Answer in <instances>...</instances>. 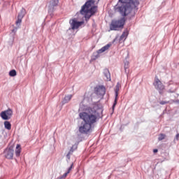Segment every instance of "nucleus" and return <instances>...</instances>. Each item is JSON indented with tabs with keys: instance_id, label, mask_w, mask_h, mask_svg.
Returning a JSON list of instances; mask_svg holds the SVG:
<instances>
[{
	"instance_id": "nucleus-1",
	"label": "nucleus",
	"mask_w": 179,
	"mask_h": 179,
	"mask_svg": "<svg viewBox=\"0 0 179 179\" xmlns=\"http://www.w3.org/2000/svg\"><path fill=\"white\" fill-rule=\"evenodd\" d=\"M99 113H103V110L97 109L96 107L88 108L86 112H82L79 113V117L83 122H81V125L79 127L80 134L83 135H87L92 127L94 126L100 118Z\"/></svg>"
},
{
	"instance_id": "nucleus-2",
	"label": "nucleus",
	"mask_w": 179,
	"mask_h": 179,
	"mask_svg": "<svg viewBox=\"0 0 179 179\" xmlns=\"http://www.w3.org/2000/svg\"><path fill=\"white\" fill-rule=\"evenodd\" d=\"M139 5L137 0H119L117 4L115 6L116 12H120L122 16H128L132 9H135Z\"/></svg>"
},
{
	"instance_id": "nucleus-3",
	"label": "nucleus",
	"mask_w": 179,
	"mask_h": 179,
	"mask_svg": "<svg viewBox=\"0 0 179 179\" xmlns=\"http://www.w3.org/2000/svg\"><path fill=\"white\" fill-rule=\"evenodd\" d=\"M94 0H88L81 8L80 13L81 15H85L86 20H89L92 16H93L96 12H97V6L94 5Z\"/></svg>"
},
{
	"instance_id": "nucleus-4",
	"label": "nucleus",
	"mask_w": 179,
	"mask_h": 179,
	"mask_svg": "<svg viewBox=\"0 0 179 179\" xmlns=\"http://www.w3.org/2000/svg\"><path fill=\"white\" fill-rule=\"evenodd\" d=\"M125 24V18L122 17L120 20H113L110 24V30L117 31L118 29L124 27Z\"/></svg>"
},
{
	"instance_id": "nucleus-5",
	"label": "nucleus",
	"mask_w": 179,
	"mask_h": 179,
	"mask_svg": "<svg viewBox=\"0 0 179 179\" xmlns=\"http://www.w3.org/2000/svg\"><path fill=\"white\" fill-rule=\"evenodd\" d=\"M12 115H13V110L12 109L8 108L6 110L2 111L0 113V117H1L2 120L4 121H8L12 118Z\"/></svg>"
},
{
	"instance_id": "nucleus-6",
	"label": "nucleus",
	"mask_w": 179,
	"mask_h": 179,
	"mask_svg": "<svg viewBox=\"0 0 179 179\" xmlns=\"http://www.w3.org/2000/svg\"><path fill=\"white\" fill-rule=\"evenodd\" d=\"M155 89L158 90L159 94H163L164 93V85L159 80V78L155 79V81L153 83Z\"/></svg>"
},
{
	"instance_id": "nucleus-7",
	"label": "nucleus",
	"mask_w": 179,
	"mask_h": 179,
	"mask_svg": "<svg viewBox=\"0 0 179 179\" xmlns=\"http://www.w3.org/2000/svg\"><path fill=\"white\" fill-rule=\"evenodd\" d=\"M13 155H15V150L13 147L7 148L3 151V156L8 160L13 159Z\"/></svg>"
},
{
	"instance_id": "nucleus-8",
	"label": "nucleus",
	"mask_w": 179,
	"mask_h": 179,
	"mask_svg": "<svg viewBox=\"0 0 179 179\" xmlns=\"http://www.w3.org/2000/svg\"><path fill=\"white\" fill-rule=\"evenodd\" d=\"M58 3H59V0H48V8L50 15L55 10V6H58Z\"/></svg>"
},
{
	"instance_id": "nucleus-9",
	"label": "nucleus",
	"mask_w": 179,
	"mask_h": 179,
	"mask_svg": "<svg viewBox=\"0 0 179 179\" xmlns=\"http://www.w3.org/2000/svg\"><path fill=\"white\" fill-rule=\"evenodd\" d=\"M111 47L110 44H107L106 45L102 47L101 49H99L96 52L94 53L92 55V59L96 60L99 57H100V54H103V52H105V51H107L108 48Z\"/></svg>"
},
{
	"instance_id": "nucleus-10",
	"label": "nucleus",
	"mask_w": 179,
	"mask_h": 179,
	"mask_svg": "<svg viewBox=\"0 0 179 179\" xmlns=\"http://www.w3.org/2000/svg\"><path fill=\"white\" fill-rule=\"evenodd\" d=\"M120 87H121V84H120V83H117L115 87V101L113 105V110L115 108V106H117V103L118 101V92H120Z\"/></svg>"
},
{
	"instance_id": "nucleus-11",
	"label": "nucleus",
	"mask_w": 179,
	"mask_h": 179,
	"mask_svg": "<svg viewBox=\"0 0 179 179\" xmlns=\"http://www.w3.org/2000/svg\"><path fill=\"white\" fill-rule=\"evenodd\" d=\"M95 93L97 96H104L106 94V87L99 85L95 88Z\"/></svg>"
},
{
	"instance_id": "nucleus-12",
	"label": "nucleus",
	"mask_w": 179,
	"mask_h": 179,
	"mask_svg": "<svg viewBox=\"0 0 179 179\" xmlns=\"http://www.w3.org/2000/svg\"><path fill=\"white\" fill-rule=\"evenodd\" d=\"M83 24V22H78L76 20H71L70 24L72 30H75L76 29H79L80 26Z\"/></svg>"
},
{
	"instance_id": "nucleus-13",
	"label": "nucleus",
	"mask_w": 179,
	"mask_h": 179,
	"mask_svg": "<svg viewBox=\"0 0 179 179\" xmlns=\"http://www.w3.org/2000/svg\"><path fill=\"white\" fill-rule=\"evenodd\" d=\"M176 92H177V85L176 84H169L167 93H176Z\"/></svg>"
},
{
	"instance_id": "nucleus-14",
	"label": "nucleus",
	"mask_w": 179,
	"mask_h": 179,
	"mask_svg": "<svg viewBox=\"0 0 179 179\" xmlns=\"http://www.w3.org/2000/svg\"><path fill=\"white\" fill-rule=\"evenodd\" d=\"M103 75L106 78V80L108 82H110L111 80V74L110 73V71L108 69H103Z\"/></svg>"
},
{
	"instance_id": "nucleus-15",
	"label": "nucleus",
	"mask_w": 179,
	"mask_h": 179,
	"mask_svg": "<svg viewBox=\"0 0 179 179\" xmlns=\"http://www.w3.org/2000/svg\"><path fill=\"white\" fill-rule=\"evenodd\" d=\"M72 97H73L72 94L66 95L62 101V106H64V104H66V103H69V101H71Z\"/></svg>"
},
{
	"instance_id": "nucleus-16",
	"label": "nucleus",
	"mask_w": 179,
	"mask_h": 179,
	"mask_svg": "<svg viewBox=\"0 0 179 179\" xmlns=\"http://www.w3.org/2000/svg\"><path fill=\"white\" fill-rule=\"evenodd\" d=\"M22 152V148L20 144H17L16 149H15V156L19 157L20 156V152Z\"/></svg>"
},
{
	"instance_id": "nucleus-17",
	"label": "nucleus",
	"mask_w": 179,
	"mask_h": 179,
	"mask_svg": "<svg viewBox=\"0 0 179 179\" xmlns=\"http://www.w3.org/2000/svg\"><path fill=\"white\" fill-rule=\"evenodd\" d=\"M4 127L6 129L10 131V129H12V124H10V122L5 121L4 122Z\"/></svg>"
},
{
	"instance_id": "nucleus-18",
	"label": "nucleus",
	"mask_w": 179,
	"mask_h": 179,
	"mask_svg": "<svg viewBox=\"0 0 179 179\" xmlns=\"http://www.w3.org/2000/svg\"><path fill=\"white\" fill-rule=\"evenodd\" d=\"M24 15H26V10L24 8H22L20 12L18 13L17 17L23 19V17H24Z\"/></svg>"
},
{
	"instance_id": "nucleus-19",
	"label": "nucleus",
	"mask_w": 179,
	"mask_h": 179,
	"mask_svg": "<svg viewBox=\"0 0 179 179\" xmlns=\"http://www.w3.org/2000/svg\"><path fill=\"white\" fill-rule=\"evenodd\" d=\"M127 37H128V31H124L120 36L119 41H122V40H127Z\"/></svg>"
},
{
	"instance_id": "nucleus-20",
	"label": "nucleus",
	"mask_w": 179,
	"mask_h": 179,
	"mask_svg": "<svg viewBox=\"0 0 179 179\" xmlns=\"http://www.w3.org/2000/svg\"><path fill=\"white\" fill-rule=\"evenodd\" d=\"M129 68V62H128V61L124 62V71H125L126 73H128Z\"/></svg>"
},
{
	"instance_id": "nucleus-21",
	"label": "nucleus",
	"mask_w": 179,
	"mask_h": 179,
	"mask_svg": "<svg viewBox=\"0 0 179 179\" xmlns=\"http://www.w3.org/2000/svg\"><path fill=\"white\" fill-rule=\"evenodd\" d=\"M76 149H78V145H73L72 148L70 149L69 152H68V155H73V152Z\"/></svg>"
},
{
	"instance_id": "nucleus-22",
	"label": "nucleus",
	"mask_w": 179,
	"mask_h": 179,
	"mask_svg": "<svg viewBox=\"0 0 179 179\" xmlns=\"http://www.w3.org/2000/svg\"><path fill=\"white\" fill-rule=\"evenodd\" d=\"M166 134H160L158 137V141H163V139H165Z\"/></svg>"
},
{
	"instance_id": "nucleus-23",
	"label": "nucleus",
	"mask_w": 179,
	"mask_h": 179,
	"mask_svg": "<svg viewBox=\"0 0 179 179\" xmlns=\"http://www.w3.org/2000/svg\"><path fill=\"white\" fill-rule=\"evenodd\" d=\"M9 75L12 77L13 76H16L17 73H16V70H11L9 72Z\"/></svg>"
},
{
	"instance_id": "nucleus-24",
	"label": "nucleus",
	"mask_w": 179,
	"mask_h": 179,
	"mask_svg": "<svg viewBox=\"0 0 179 179\" xmlns=\"http://www.w3.org/2000/svg\"><path fill=\"white\" fill-rule=\"evenodd\" d=\"M22 18H20V17H17V21L15 22V24H16L17 26H20V23H22Z\"/></svg>"
},
{
	"instance_id": "nucleus-25",
	"label": "nucleus",
	"mask_w": 179,
	"mask_h": 179,
	"mask_svg": "<svg viewBox=\"0 0 179 179\" xmlns=\"http://www.w3.org/2000/svg\"><path fill=\"white\" fill-rule=\"evenodd\" d=\"M73 168V163L71 164L70 167L68 169L67 172H66V173L69 174L72 171Z\"/></svg>"
},
{
	"instance_id": "nucleus-26",
	"label": "nucleus",
	"mask_w": 179,
	"mask_h": 179,
	"mask_svg": "<svg viewBox=\"0 0 179 179\" xmlns=\"http://www.w3.org/2000/svg\"><path fill=\"white\" fill-rule=\"evenodd\" d=\"M67 176H68V173H65L64 174H63V176H61L59 178H57V179H65L66 178Z\"/></svg>"
},
{
	"instance_id": "nucleus-27",
	"label": "nucleus",
	"mask_w": 179,
	"mask_h": 179,
	"mask_svg": "<svg viewBox=\"0 0 179 179\" xmlns=\"http://www.w3.org/2000/svg\"><path fill=\"white\" fill-rule=\"evenodd\" d=\"M167 103H169V101H161L159 102V104H162V106H164V104H167Z\"/></svg>"
},
{
	"instance_id": "nucleus-28",
	"label": "nucleus",
	"mask_w": 179,
	"mask_h": 179,
	"mask_svg": "<svg viewBox=\"0 0 179 179\" xmlns=\"http://www.w3.org/2000/svg\"><path fill=\"white\" fill-rule=\"evenodd\" d=\"M67 162H69L71 160V155L67 154L66 155Z\"/></svg>"
},
{
	"instance_id": "nucleus-29",
	"label": "nucleus",
	"mask_w": 179,
	"mask_h": 179,
	"mask_svg": "<svg viewBox=\"0 0 179 179\" xmlns=\"http://www.w3.org/2000/svg\"><path fill=\"white\" fill-rule=\"evenodd\" d=\"M176 141H178V139H179V134H176Z\"/></svg>"
},
{
	"instance_id": "nucleus-30",
	"label": "nucleus",
	"mask_w": 179,
	"mask_h": 179,
	"mask_svg": "<svg viewBox=\"0 0 179 179\" xmlns=\"http://www.w3.org/2000/svg\"><path fill=\"white\" fill-rule=\"evenodd\" d=\"M153 152H154V153H157V152H159V150L157 149H154Z\"/></svg>"
},
{
	"instance_id": "nucleus-31",
	"label": "nucleus",
	"mask_w": 179,
	"mask_h": 179,
	"mask_svg": "<svg viewBox=\"0 0 179 179\" xmlns=\"http://www.w3.org/2000/svg\"><path fill=\"white\" fill-rule=\"evenodd\" d=\"M177 102L179 103V100H178Z\"/></svg>"
},
{
	"instance_id": "nucleus-32",
	"label": "nucleus",
	"mask_w": 179,
	"mask_h": 179,
	"mask_svg": "<svg viewBox=\"0 0 179 179\" xmlns=\"http://www.w3.org/2000/svg\"><path fill=\"white\" fill-rule=\"evenodd\" d=\"M113 41H115V39H114Z\"/></svg>"
}]
</instances>
